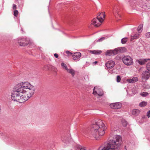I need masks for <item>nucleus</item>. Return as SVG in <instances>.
Wrapping results in <instances>:
<instances>
[{"instance_id": "obj_40", "label": "nucleus", "mask_w": 150, "mask_h": 150, "mask_svg": "<svg viewBox=\"0 0 150 150\" xmlns=\"http://www.w3.org/2000/svg\"><path fill=\"white\" fill-rule=\"evenodd\" d=\"M98 63L97 61H96L95 62H93V63H95V64H96Z\"/></svg>"}, {"instance_id": "obj_22", "label": "nucleus", "mask_w": 150, "mask_h": 150, "mask_svg": "<svg viewBox=\"0 0 150 150\" xmlns=\"http://www.w3.org/2000/svg\"><path fill=\"white\" fill-rule=\"evenodd\" d=\"M148 60H150V59H145L142 60H139L138 61V62L139 64L141 65H142L144 64L146 62H147V61Z\"/></svg>"}, {"instance_id": "obj_25", "label": "nucleus", "mask_w": 150, "mask_h": 150, "mask_svg": "<svg viewBox=\"0 0 150 150\" xmlns=\"http://www.w3.org/2000/svg\"><path fill=\"white\" fill-rule=\"evenodd\" d=\"M147 103L145 101H143L141 102L139 104V106L141 107H144L146 106Z\"/></svg>"}, {"instance_id": "obj_36", "label": "nucleus", "mask_w": 150, "mask_h": 150, "mask_svg": "<svg viewBox=\"0 0 150 150\" xmlns=\"http://www.w3.org/2000/svg\"><path fill=\"white\" fill-rule=\"evenodd\" d=\"M17 7L16 6L15 4H13V10H16V9Z\"/></svg>"}, {"instance_id": "obj_9", "label": "nucleus", "mask_w": 150, "mask_h": 150, "mask_svg": "<svg viewBox=\"0 0 150 150\" xmlns=\"http://www.w3.org/2000/svg\"><path fill=\"white\" fill-rule=\"evenodd\" d=\"M150 74L148 71H143L142 74V79L146 80H147L149 78Z\"/></svg>"}, {"instance_id": "obj_20", "label": "nucleus", "mask_w": 150, "mask_h": 150, "mask_svg": "<svg viewBox=\"0 0 150 150\" xmlns=\"http://www.w3.org/2000/svg\"><path fill=\"white\" fill-rule=\"evenodd\" d=\"M140 112V111L137 109H134L132 111V114L134 115L137 116Z\"/></svg>"}, {"instance_id": "obj_3", "label": "nucleus", "mask_w": 150, "mask_h": 150, "mask_svg": "<svg viewBox=\"0 0 150 150\" xmlns=\"http://www.w3.org/2000/svg\"><path fill=\"white\" fill-rule=\"evenodd\" d=\"M121 137L119 135H115L112 140L104 146H101L98 150H119L121 145Z\"/></svg>"}, {"instance_id": "obj_16", "label": "nucleus", "mask_w": 150, "mask_h": 150, "mask_svg": "<svg viewBox=\"0 0 150 150\" xmlns=\"http://www.w3.org/2000/svg\"><path fill=\"white\" fill-rule=\"evenodd\" d=\"M140 33H139L138 32L134 34H132V35L131 36V41H132L134 39H137L139 38Z\"/></svg>"}, {"instance_id": "obj_27", "label": "nucleus", "mask_w": 150, "mask_h": 150, "mask_svg": "<svg viewBox=\"0 0 150 150\" xmlns=\"http://www.w3.org/2000/svg\"><path fill=\"white\" fill-rule=\"evenodd\" d=\"M127 41V38H124L122 39L121 40V42L122 44H125V43Z\"/></svg>"}, {"instance_id": "obj_23", "label": "nucleus", "mask_w": 150, "mask_h": 150, "mask_svg": "<svg viewBox=\"0 0 150 150\" xmlns=\"http://www.w3.org/2000/svg\"><path fill=\"white\" fill-rule=\"evenodd\" d=\"M143 25H140L137 28V31L139 33H140L142 30Z\"/></svg>"}, {"instance_id": "obj_29", "label": "nucleus", "mask_w": 150, "mask_h": 150, "mask_svg": "<svg viewBox=\"0 0 150 150\" xmlns=\"http://www.w3.org/2000/svg\"><path fill=\"white\" fill-rule=\"evenodd\" d=\"M105 39V37H102L98 40L97 41H96V42H102Z\"/></svg>"}, {"instance_id": "obj_7", "label": "nucleus", "mask_w": 150, "mask_h": 150, "mask_svg": "<svg viewBox=\"0 0 150 150\" xmlns=\"http://www.w3.org/2000/svg\"><path fill=\"white\" fill-rule=\"evenodd\" d=\"M93 93L94 95L98 96L99 97L102 96L104 94L103 90L98 87L96 86L93 89Z\"/></svg>"}, {"instance_id": "obj_8", "label": "nucleus", "mask_w": 150, "mask_h": 150, "mask_svg": "<svg viewBox=\"0 0 150 150\" xmlns=\"http://www.w3.org/2000/svg\"><path fill=\"white\" fill-rule=\"evenodd\" d=\"M115 64L114 62L112 60L108 61L105 64L106 67L109 69L112 68L114 67Z\"/></svg>"}, {"instance_id": "obj_12", "label": "nucleus", "mask_w": 150, "mask_h": 150, "mask_svg": "<svg viewBox=\"0 0 150 150\" xmlns=\"http://www.w3.org/2000/svg\"><path fill=\"white\" fill-rule=\"evenodd\" d=\"M110 107L113 109H119L121 107V104L119 103H112L110 105Z\"/></svg>"}, {"instance_id": "obj_37", "label": "nucleus", "mask_w": 150, "mask_h": 150, "mask_svg": "<svg viewBox=\"0 0 150 150\" xmlns=\"http://www.w3.org/2000/svg\"><path fill=\"white\" fill-rule=\"evenodd\" d=\"M146 116L148 117V118L150 117V110H149L147 112Z\"/></svg>"}, {"instance_id": "obj_13", "label": "nucleus", "mask_w": 150, "mask_h": 150, "mask_svg": "<svg viewBox=\"0 0 150 150\" xmlns=\"http://www.w3.org/2000/svg\"><path fill=\"white\" fill-rule=\"evenodd\" d=\"M81 56V54L80 52L74 53L72 55L73 59L75 60L79 59Z\"/></svg>"}, {"instance_id": "obj_32", "label": "nucleus", "mask_w": 150, "mask_h": 150, "mask_svg": "<svg viewBox=\"0 0 150 150\" xmlns=\"http://www.w3.org/2000/svg\"><path fill=\"white\" fill-rule=\"evenodd\" d=\"M86 147L83 146H80L78 150H86Z\"/></svg>"}, {"instance_id": "obj_35", "label": "nucleus", "mask_w": 150, "mask_h": 150, "mask_svg": "<svg viewBox=\"0 0 150 150\" xmlns=\"http://www.w3.org/2000/svg\"><path fill=\"white\" fill-rule=\"evenodd\" d=\"M146 37L147 38H150V32H148L146 34Z\"/></svg>"}, {"instance_id": "obj_18", "label": "nucleus", "mask_w": 150, "mask_h": 150, "mask_svg": "<svg viewBox=\"0 0 150 150\" xmlns=\"http://www.w3.org/2000/svg\"><path fill=\"white\" fill-rule=\"evenodd\" d=\"M89 52L93 54H99L102 52V51L100 50H89Z\"/></svg>"}, {"instance_id": "obj_10", "label": "nucleus", "mask_w": 150, "mask_h": 150, "mask_svg": "<svg viewBox=\"0 0 150 150\" xmlns=\"http://www.w3.org/2000/svg\"><path fill=\"white\" fill-rule=\"evenodd\" d=\"M97 18H95L91 21L92 24H93L96 27H98L101 24V23Z\"/></svg>"}, {"instance_id": "obj_26", "label": "nucleus", "mask_w": 150, "mask_h": 150, "mask_svg": "<svg viewBox=\"0 0 150 150\" xmlns=\"http://www.w3.org/2000/svg\"><path fill=\"white\" fill-rule=\"evenodd\" d=\"M140 95L143 97H146L149 95V93L146 92H143L140 94Z\"/></svg>"}, {"instance_id": "obj_2", "label": "nucleus", "mask_w": 150, "mask_h": 150, "mask_svg": "<svg viewBox=\"0 0 150 150\" xmlns=\"http://www.w3.org/2000/svg\"><path fill=\"white\" fill-rule=\"evenodd\" d=\"M23 87L20 88L18 100L16 102L20 103H24L27 100L33 95L35 91L34 86L27 82H22Z\"/></svg>"}, {"instance_id": "obj_30", "label": "nucleus", "mask_w": 150, "mask_h": 150, "mask_svg": "<svg viewBox=\"0 0 150 150\" xmlns=\"http://www.w3.org/2000/svg\"><path fill=\"white\" fill-rule=\"evenodd\" d=\"M18 13V11L17 10H15L13 11V15L15 16H17Z\"/></svg>"}, {"instance_id": "obj_4", "label": "nucleus", "mask_w": 150, "mask_h": 150, "mask_svg": "<svg viewBox=\"0 0 150 150\" xmlns=\"http://www.w3.org/2000/svg\"><path fill=\"white\" fill-rule=\"evenodd\" d=\"M23 87L22 86V82L18 84L15 87V90L13 91L11 94V99L12 100L16 101L18 100V95L19 93L20 88Z\"/></svg>"}, {"instance_id": "obj_31", "label": "nucleus", "mask_w": 150, "mask_h": 150, "mask_svg": "<svg viewBox=\"0 0 150 150\" xmlns=\"http://www.w3.org/2000/svg\"><path fill=\"white\" fill-rule=\"evenodd\" d=\"M146 68L147 69L150 71V62L148 63L146 65Z\"/></svg>"}, {"instance_id": "obj_34", "label": "nucleus", "mask_w": 150, "mask_h": 150, "mask_svg": "<svg viewBox=\"0 0 150 150\" xmlns=\"http://www.w3.org/2000/svg\"><path fill=\"white\" fill-rule=\"evenodd\" d=\"M121 80V78L119 76H117V81L119 82Z\"/></svg>"}, {"instance_id": "obj_6", "label": "nucleus", "mask_w": 150, "mask_h": 150, "mask_svg": "<svg viewBox=\"0 0 150 150\" xmlns=\"http://www.w3.org/2000/svg\"><path fill=\"white\" fill-rule=\"evenodd\" d=\"M122 61L123 63L127 66H130L133 64V59L129 56H124L122 58Z\"/></svg>"}, {"instance_id": "obj_1", "label": "nucleus", "mask_w": 150, "mask_h": 150, "mask_svg": "<svg viewBox=\"0 0 150 150\" xmlns=\"http://www.w3.org/2000/svg\"><path fill=\"white\" fill-rule=\"evenodd\" d=\"M106 128L103 121L99 120L91 125L89 130H86L83 131V133L90 137H93L96 139H98L99 137L104 134Z\"/></svg>"}, {"instance_id": "obj_11", "label": "nucleus", "mask_w": 150, "mask_h": 150, "mask_svg": "<svg viewBox=\"0 0 150 150\" xmlns=\"http://www.w3.org/2000/svg\"><path fill=\"white\" fill-rule=\"evenodd\" d=\"M105 16V12H103L100 13H99L97 16V18L100 22H103L104 20Z\"/></svg>"}, {"instance_id": "obj_5", "label": "nucleus", "mask_w": 150, "mask_h": 150, "mask_svg": "<svg viewBox=\"0 0 150 150\" xmlns=\"http://www.w3.org/2000/svg\"><path fill=\"white\" fill-rule=\"evenodd\" d=\"M18 42L20 45L22 46L32 45L33 43L29 39L25 38H19L18 40Z\"/></svg>"}, {"instance_id": "obj_15", "label": "nucleus", "mask_w": 150, "mask_h": 150, "mask_svg": "<svg viewBox=\"0 0 150 150\" xmlns=\"http://www.w3.org/2000/svg\"><path fill=\"white\" fill-rule=\"evenodd\" d=\"M138 80V79L137 77H134L132 79H128L127 80V81L129 83H135Z\"/></svg>"}, {"instance_id": "obj_24", "label": "nucleus", "mask_w": 150, "mask_h": 150, "mask_svg": "<svg viewBox=\"0 0 150 150\" xmlns=\"http://www.w3.org/2000/svg\"><path fill=\"white\" fill-rule=\"evenodd\" d=\"M61 66L63 69H65L66 71L68 69L67 65L64 62H62L61 63Z\"/></svg>"}, {"instance_id": "obj_28", "label": "nucleus", "mask_w": 150, "mask_h": 150, "mask_svg": "<svg viewBox=\"0 0 150 150\" xmlns=\"http://www.w3.org/2000/svg\"><path fill=\"white\" fill-rule=\"evenodd\" d=\"M122 125L124 127H125L127 125V122L125 120H122Z\"/></svg>"}, {"instance_id": "obj_14", "label": "nucleus", "mask_w": 150, "mask_h": 150, "mask_svg": "<svg viewBox=\"0 0 150 150\" xmlns=\"http://www.w3.org/2000/svg\"><path fill=\"white\" fill-rule=\"evenodd\" d=\"M126 51V48L124 47L117 48L115 49V51H116L117 54L119 53L124 52Z\"/></svg>"}, {"instance_id": "obj_21", "label": "nucleus", "mask_w": 150, "mask_h": 150, "mask_svg": "<svg viewBox=\"0 0 150 150\" xmlns=\"http://www.w3.org/2000/svg\"><path fill=\"white\" fill-rule=\"evenodd\" d=\"M112 12L116 18H117L118 16H120L119 14L118 10L117 9H114Z\"/></svg>"}, {"instance_id": "obj_38", "label": "nucleus", "mask_w": 150, "mask_h": 150, "mask_svg": "<svg viewBox=\"0 0 150 150\" xmlns=\"http://www.w3.org/2000/svg\"><path fill=\"white\" fill-rule=\"evenodd\" d=\"M54 56L56 58H57L58 57V54L57 53H55L54 54Z\"/></svg>"}, {"instance_id": "obj_19", "label": "nucleus", "mask_w": 150, "mask_h": 150, "mask_svg": "<svg viewBox=\"0 0 150 150\" xmlns=\"http://www.w3.org/2000/svg\"><path fill=\"white\" fill-rule=\"evenodd\" d=\"M117 54L116 51H115V50L113 51L109 50L107 51L106 53V54L107 55L110 56L112 54L114 55Z\"/></svg>"}, {"instance_id": "obj_17", "label": "nucleus", "mask_w": 150, "mask_h": 150, "mask_svg": "<svg viewBox=\"0 0 150 150\" xmlns=\"http://www.w3.org/2000/svg\"><path fill=\"white\" fill-rule=\"evenodd\" d=\"M67 72L71 75L72 77H74L75 75V71L72 69H68L67 71Z\"/></svg>"}, {"instance_id": "obj_33", "label": "nucleus", "mask_w": 150, "mask_h": 150, "mask_svg": "<svg viewBox=\"0 0 150 150\" xmlns=\"http://www.w3.org/2000/svg\"><path fill=\"white\" fill-rule=\"evenodd\" d=\"M66 53L68 55V56H71L72 54L71 52H70L69 51H66Z\"/></svg>"}, {"instance_id": "obj_39", "label": "nucleus", "mask_w": 150, "mask_h": 150, "mask_svg": "<svg viewBox=\"0 0 150 150\" xmlns=\"http://www.w3.org/2000/svg\"><path fill=\"white\" fill-rule=\"evenodd\" d=\"M54 71L55 72H56L57 71V69L56 68H54Z\"/></svg>"}]
</instances>
